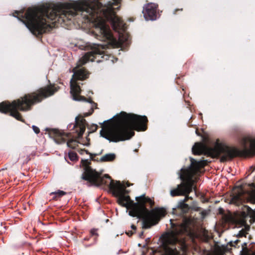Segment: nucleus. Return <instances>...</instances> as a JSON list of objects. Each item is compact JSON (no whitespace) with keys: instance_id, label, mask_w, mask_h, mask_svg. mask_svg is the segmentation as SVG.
Instances as JSON below:
<instances>
[{"instance_id":"nucleus-14","label":"nucleus","mask_w":255,"mask_h":255,"mask_svg":"<svg viewBox=\"0 0 255 255\" xmlns=\"http://www.w3.org/2000/svg\"><path fill=\"white\" fill-rule=\"evenodd\" d=\"M109 188L116 197L125 193V186L120 181H111Z\"/></svg>"},{"instance_id":"nucleus-15","label":"nucleus","mask_w":255,"mask_h":255,"mask_svg":"<svg viewBox=\"0 0 255 255\" xmlns=\"http://www.w3.org/2000/svg\"><path fill=\"white\" fill-rule=\"evenodd\" d=\"M76 127L79 128V131L78 132V136H81L83 135L85 132L86 122L85 119H82L81 120L76 121Z\"/></svg>"},{"instance_id":"nucleus-8","label":"nucleus","mask_w":255,"mask_h":255,"mask_svg":"<svg viewBox=\"0 0 255 255\" xmlns=\"http://www.w3.org/2000/svg\"><path fill=\"white\" fill-rule=\"evenodd\" d=\"M81 162L85 170L82 176L83 179L88 181L93 185L97 186L105 185L109 187L111 181L113 180L108 175L101 176L100 173L97 172L89 166L88 159L82 160Z\"/></svg>"},{"instance_id":"nucleus-28","label":"nucleus","mask_w":255,"mask_h":255,"mask_svg":"<svg viewBox=\"0 0 255 255\" xmlns=\"http://www.w3.org/2000/svg\"><path fill=\"white\" fill-rule=\"evenodd\" d=\"M254 181H255V180H254Z\"/></svg>"},{"instance_id":"nucleus-26","label":"nucleus","mask_w":255,"mask_h":255,"mask_svg":"<svg viewBox=\"0 0 255 255\" xmlns=\"http://www.w3.org/2000/svg\"><path fill=\"white\" fill-rule=\"evenodd\" d=\"M128 236H131L132 234V233L131 232H128L127 233Z\"/></svg>"},{"instance_id":"nucleus-22","label":"nucleus","mask_w":255,"mask_h":255,"mask_svg":"<svg viewBox=\"0 0 255 255\" xmlns=\"http://www.w3.org/2000/svg\"><path fill=\"white\" fill-rule=\"evenodd\" d=\"M79 152L81 154H84L85 153H86L87 154H90V153L87 150H85L84 149L79 150Z\"/></svg>"},{"instance_id":"nucleus-1","label":"nucleus","mask_w":255,"mask_h":255,"mask_svg":"<svg viewBox=\"0 0 255 255\" xmlns=\"http://www.w3.org/2000/svg\"><path fill=\"white\" fill-rule=\"evenodd\" d=\"M120 1H108L107 6L97 0H82L29 8L24 15V23L33 34L38 35L49 30L48 20L65 22L76 15L78 11L86 12L85 16L94 23L101 40L113 47H119L127 44L128 39L127 34L122 33L125 30V24L113 8V5H117Z\"/></svg>"},{"instance_id":"nucleus-10","label":"nucleus","mask_w":255,"mask_h":255,"mask_svg":"<svg viewBox=\"0 0 255 255\" xmlns=\"http://www.w3.org/2000/svg\"><path fill=\"white\" fill-rule=\"evenodd\" d=\"M91 51L86 53L77 63V67L82 66L89 61H93L98 55L104 53L103 49L105 46L101 44H93L90 45Z\"/></svg>"},{"instance_id":"nucleus-4","label":"nucleus","mask_w":255,"mask_h":255,"mask_svg":"<svg viewBox=\"0 0 255 255\" xmlns=\"http://www.w3.org/2000/svg\"><path fill=\"white\" fill-rule=\"evenodd\" d=\"M191 165L187 169H182V173L180 178L183 182L177 186L175 189L170 191L172 196L185 195V197L183 200L184 203L186 202L189 198L188 194L192 191L194 180L193 177L199 172L201 168L203 167L207 163L206 160L197 161L193 158L191 159Z\"/></svg>"},{"instance_id":"nucleus-25","label":"nucleus","mask_w":255,"mask_h":255,"mask_svg":"<svg viewBox=\"0 0 255 255\" xmlns=\"http://www.w3.org/2000/svg\"><path fill=\"white\" fill-rule=\"evenodd\" d=\"M131 228L133 230H135V229H136L135 226L134 225H132L131 226Z\"/></svg>"},{"instance_id":"nucleus-27","label":"nucleus","mask_w":255,"mask_h":255,"mask_svg":"<svg viewBox=\"0 0 255 255\" xmlns=\"http://www.w3.org/2000/svg\"><path fill=\"white\" fill-rule=\"evenodd\" d=\"M143 234V233L142 232L141 234H140V236L142 235Z\"/></svg>"},{"instance_id":"nucleus-2","label":"nucleus","mask_w":255,"mask_h":255,"mask_svg":"<svg viewBox=\"0 0 255 255\" xmlns=\"http://www.w3.org/2000/svg\"><path fill=\"white\" fill-rule=\"evenodd\" d=\"M147 122L145 116H140L122 112L115 118L105 123L100 134L110 141L118 142L129 139L134 135L133 129L145 130Z\"/></svg>"},{"instance_id":"nucleus-23","label":"nucleus","mask_w":255,"mask_h":255,"mask_svg":"<svg viewBox=\"0 0 255 255\" xmlns=\"http://www.w3.org/2000/svg\"><path fill=\"white\" fill-rule=\"evenodd\" d=\"M91 234L92 235H98L97 233V230L96 229H92L91 230Z\"/></svg>"},{"instance_id":"nucleus-12","label":"nucleus","mask_w":255,"mask_h":255,"mask_svg":"<svg viewBox=\"0 0 255 255\" xmlns=\"http://www.w3.org/2000/svg\"><path fill=\"white\" fill-rule=\"evenodd\" d=\"M242 153L245 155H251L255 153V138L247 137L242 141Z\"/></svg>"},{"instance_id":"nucleus-13","label":"nucleus","mask_w":255,"mask_h":255,"mask_svg":"<svg viewBox=\"0 0 255 255\" xmlns=\"http://www.w3.org/2000/svg\"><path fill=\"white\" fill-rule=\"evenodd\" d=\"M157 5L150 3L146 4L143 7L142 13L146 20H154L157 18Z\"/></svg>"},{"instance_id":"nucleus-16","label":"nucleus","mask_w":255,"mask_h":255,"mask_svg":"<svg viewBox=\"0 0 255 255\" xmlns=\"http://www.w3.org/2000/svg\"><path fill=\"white\" fill-rule=\"evenodd\" d=\"M116 155L114 153H109L103 155L101 158L102 161H111L115 159Z\"/></svg>"},{"instance_id":"nucleus-19","label":"nucleus","mask_w":255,"mask_h":255,"mask_svg":"<svg viewBox=\"0 0 255 255\" xmlns=\"http://www.w3.org/2000/svg\"><path fill=\"white\" fill-rule=\"evenodd\" d=\"M67 144L68 147L71 148H75L77 145V142L74 140H70L67 141Z\"/></svg>"},{"instance_id":"nucleus-24","label":"nucleus","mask_w":255,"mask_h":255,"mask_svg":"<svg viewBox=\"0 0 255 255\" xmlns=\"http://www.w3.org/2000/svg\"><path fill=\"white\" fill-rule=\"evenodd\" d=\"M193 209L195 210V211H198L199 210V207H193Z\"/></svg>"},{"instance_id":"nucleus-11","label":"nucleus","mask_w":255,"mask_h":255,"mask_svg":"<svg viewBox=\"0 0 255 255\" xmlns=\"http://www.w3.org/2000/svg\"><path fill=\"white\" fill-rule=\"evenodd\" d=\"M249 186H251V191H245L242 187L237 188L235 190V193L236 194L234 196L232 199L233 202L240 201L242 200L241 196L245 194L248 193L249 195L250 202L253 204H255V184L252 183L249 184Z\"/></svg>"},{"instance_id":"nucleus-20","label":"nucleus","mask_w":255,"mask_h":255,"mask_svg":"<svg viewBox=\"0 0 255 255\" xmlns=\"http://www.w3.org/2000/svg\"><path fill=\"white\" fill-rule=\"evenodd\" d=\"M50 194H54L55 197H61L66 194V192L61 190H57L54 192H51Z\"/></svg>"},{"instance_id":"nucleus-9","label":"nucleus","mask_w":255,"mask_h":255,"mask_svg":"<svg viewBox=\"0 0 255 255\" xmlns=\"http://www.w3.org/2000/svg\"><path fill=\"white\" fill-rule=\"evenodd\" d=\"M165 214L166 211L163 208L149 211L145 207V204H143L139 219H142L143 228H149L156 224L159 218L164 216Z\"/></svg>"},{"instance_id":"nucleus-5","label":"nucleus","mask_w":255,"mask_h":255,"mask_svg":"<svg viewBox=\"0 0 255 255\" xmlns=\"http://www.w3.org/2000/svg\"><path fill=\"white\" fill-rule=\"evenodd\" d=\"M194 154H204L212 157L221 155V161L230 160L238 155V151L235 147L228 146L217 139L214 147H209L202 143H196L192 147Z\"/></svg>"},{"instance_id":"nucleus-7","label":"nucleus","mask_w":255,"mask_h":255,"mask_svg":"<svg viewBox=\"0 0 255 255\" xmlns=\"http://www.w3.org/2000/svg\"><path fill=\"white\" fill-rule=\"evenodd\" d=\"M118 197V201L119 204L126 207L129 210L128 214L132 217H135L139 218L141 215V212L143 204L148 203L152 206L154 202L149 197H146L145 195H142L140 196L135 197L136 203L133 202L130 199L128 196H126L125 194L117 196Z\"/></svg>"},{"instance_id":"nucleus-21","label":"nucleus","mask_w":255,"mask_h":255,"mask_svg":"<svg viewBox=\"0 0 255 255\" xmlns=\"http://www.w3.org/2000/svg\"><path fill=\"white\" fill-rule=\"evenodd\" d=\"M32 129H33V131H34L36 133H37H37H39V132H40V129H39V128L37 127H36V126H32Z\"/></svg>"},{"instance_id":"nucleus-18","label":"nucleus","mask_w":255,"mask_h":255,"mask_svg":"<svg viewBox=\"0 0 255 255\" xmlns=\"http://www.w3.org/2000/svg\"><path fill=\"white\" fill-rule=\"evenodd\" d=\"M68 157L69 159L73 161H75L78 160L77 154L75 152L72 151L68 152Z\"/></svg>"},{"instance_id":"nucleus-6","label":"nucleus","mask_w":255,"mask_h":255,"mask_svg":"<svg viewBox=\"0 0 255 255\" xmlns=\"http://www.w3.org/2000/svg\"><path fill=\"white\" fill-rule=\"evenodd\" d=\"M73 75L70 81V93L73 99L77 101H87L91 109L89 113L85 114V116L91 115L94 109L96 108L97 104L92 102L90 99H86L84 96H80L81 92L78 80H83L88 77V73L83 68L77 69V67L73 69Z\"/></svg>"},{"instance_id":"nucleus-17","label":"nucleus","mask_w":255,"mask_h":255,"mask_svg":"<svg viewBox=\"0 0 255 255\" xmlns=\"http://www.w3.org/2000/svg\"><path fill=\"white\" fill-rule=\"evenodd\" d=\"M177 208L181 210L183 212H187L189 209L188 204L184 203V201H179L177 205Z\"/></svg>"},{"instance_id":"nucleus-3","label":"nucleus","mask_w":255,"mask_h":255,"mask_svg":"<svg viewBox=\"0 0 255 255\" xmlns=\"http://www.w3.org/2000/svg\"><path fill=\"white\" fill-rule=\"evenodd\" d=\"M56 91L54 86L50 85L41 88L33 93L26 94L11 103L2 102L0 104V112L5 114L9 112L10 116L18 121H22V117L18 110L25 111L30 110L32 105L52 95Z\"/></svg>"}]
</instances>
